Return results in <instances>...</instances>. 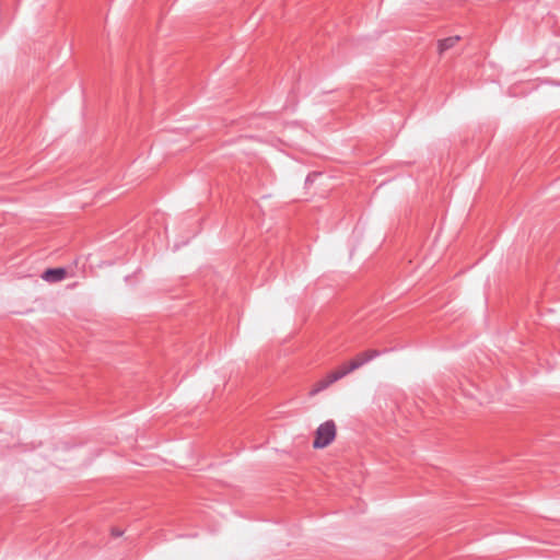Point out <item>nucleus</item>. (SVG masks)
Masks as SVG:
<instances>
[{
    "mask_svg": "<svg viewBox=\"0 0 560 560\" xmlns=\"http://www.w3.org/2000/svg\"><path fill=\"white\" fill-rule=\"evenodd\" d=\"M378 352L376 350H366L364 352L357 354L353 359L343 362L338 368L329 372L325 377L315 382L310 389V395H317L318 393L326 389L338 380L345 377L346 375L359 369L360 366L371 361L372 359L376 358Z\"/></svg>",
    "mask_w": 560,
    "mask_h": 560,
    "instance_id": "nucleus-2",
    "label": "nucleus"
},
{
    "mask_svg": "<svg viewBox=\"0 0 560 560\" xmlns=\"http://www.w3.org/2000/svg\"><path fill=\"white\" fill-rule=\"evenodd\" d=\"M378 352L376 350H366L364 352L357 354L353 359L343 362L338 368L329 372L325 377L315 382L310 389V395H317L318 393L326 389L338 380L345 377L346 375L359 369L360 366L371 361L372 359L376 358Z\"/></svg>",
    "mask_w": 560,
    "mask_h": 560,
    "instance_id": "nucleus-1",
    "label": "nucleus"
},
{
    "mask_svg": "<svg viewBox=\"0 0 560 560\" xmlns=\"http://www.w3.org/2000/svg\"><path fill=\"white\" fill-rule=\"evenodd\" d=\"M336 435L337 425L335 421L327 420L315 430L312 445L316 450L325 448L335 441Z\"/></svg>",
    "mask_w": 560,
    "mask_h": 560,
    "instance_id": "nucleus-3",
    "label": "nucleus"
},
{
    "mask_svg": "<svg viewBox=\"0 0 560 560\" xmlns=\"http://www.w3.org/2000/svg\"><path fill=\"white\" fill-rule=\"evenodd\" d=\"M67 276V271L63 268L47 269L42 278L50 283L62 281Z\"/></svg>",
    "mask_w": 560,
    "mask_h": 560,
    "instance_id": "nucleus-4",
    "label": "nucleus"
},
{
    "mask_svg": "<svg viewBox=\"0 0 560 560\" xmlns=\"http://www.w3.org/2000/svg\"><path fill=\"white\" fill-rule=\"evenodd\" d=\"M458 40H459L458 36L444 38V39L440 40L439 48L441 51L447 50V49L454 47Z\"/></svg>",
    "mask_w": 560,
    "mask_h": 560,
    "instance_id": "nucleus-5",
    "label": "nucleus"
}]
</instances>
